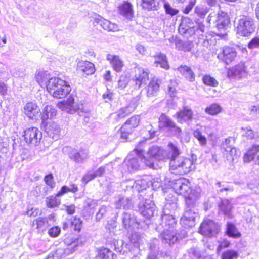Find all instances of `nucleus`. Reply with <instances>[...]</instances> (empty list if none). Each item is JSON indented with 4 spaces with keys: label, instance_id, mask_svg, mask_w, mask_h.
Returning a JSON list of instances; mask_svg holds the SVG:
<instances>
[{
    "label": "nucleus",
    "instance_id": "de8ad7c7",
    "mask_svg": "<svg viewBox=\"0 0 259 259\" xmlns=\"http://www.w3.org/2000/svg\"><path fill=\"white\" fill-rule=\"evenodd\" d=\"M46 204L48 207L54 208L60 204V200L56 198V196H50L46 198Z\"/></svg>",
    "mask_w": 259,
    "mask_h": 259
},
{
    "label": "nucleus",
    "instance_id": "c03bdc74",
    "mask_svg": "<svg viewBox=\"0 0 259 259\" xmlns=\"http://www.w3.org/2000/svg\"><path fill=\"white\" fill-rule=\"evenodd\" d=\"M226 232L229 237L234 238H239L241 236L240 232L238 231L235 226L231 223L227 224Z\"/></svg>",
    "mask_w": 259,
    "mask_h": 259
},
{
    "label": "nucleus",
    "instance_id": "423d86ee",
    "mask_svg": "<svg viewBox=\"0 0 259 259\" xmlns=\"http://www.w3.org/2000/svg\"><path fill=\"white\" fill-rule=\"evenodd\" d=\"M236 32L242 36H247L254 30L253 21L252 18L242 16L236 23Z\"/></svg>",
    "mask_w": 259,
    "mask_h": 259
},
{
    "label": "nucleus",
    "instance_id": "58836bf2",
    "mask_svg": "<svg viewBox=\"0 0 259 259\" xmlns=\"http://www.w3.org/2000/svg\"><path fill=\"white\" fill-rule=\"evenodd\" d=\"M56 115V111L52 106H46L43 110L42 114V122H45V120L54 117Z\"/></svg>",
    "mask_w": 259,
    "mask_h": 259
},
{
    "label": "nucleus",
    "instance_id": "052dcab7",
    "mask_svg": "<svg viewBox=\"0 0 259 259\" xmlns=\"http://www.w3.org/2000/svg\"><path fill=\"white\" fill-rule=\"evenodd\" d=\"M164 8L166 13L171 16L176 15L179 12V10L178 9L172 7L168 3H164Z\"/></svg>",
    "mask_w": 259,
    "mask_h": 259
},
{
    "label": "nucleus",
    "instance_id": "e2e57ef3",
    "mask_svg": "<svg viewBox=\"0 0 259 259\" xmlns=\"http://www.w3.org/2000/svg\"><path fill=\"white\" fill-rule=\"evenodd\" d=\"M231 138H229L225 139V140L222 142L221 144V148L224 150V152H226L233 147L231 145Z\"/></svg>",
    "mask_w": 259,
    "mask_h": 259
},
{
    "label": "nucleus",
    "instance_id": "c85d7f7f",
    "mask_svg": "<svg viewBox=\"0 0 259 259\" xmlns=\"http://www.w3.org/2000/svg\"><path fill=\"white\" fill-rule=\"evenodd\" d=\"M123 166H126L127 171L132 172L137 170L140 168V164L137 158H133L131 154H129L123 162Z\"/></svg>",
    "mask_w": 259,
    "mask_h": 259
},
{
    "label": "nucleus",
    "instance_id": "412c9836",
    "mask_svg": "<svg viewBox=\"0 0 259 259\" xmlns=\"http://www.w3.org/2000/svg\"><path fill=\"white\" fill-rule=\"evenodd\" d=\"M75 252V249L57 248L55 251L49 254L45 259H61Z\"/></svg>",
    "mask_w": 259,
    "mask_h": 259
},
{
    "label": "nucleus",
    "instance_id": "aec40b11",
    "mask_svg": "<svg viewBox=\"0 0 259 259\" xmlns=\"http://www.w3.org/2000/svg\"><path fill=\"white\" fill-rule=\"evenodd\" d=\"M160 238L163 243L169 245L174 244L178 239L174 229H164L163 233L160 234Z\"/></svg>",
    "mask_w": 259,
    "mask_h": 259
},
{
    "label": "nucleus",
    "instance_id": "680f3d73",
    "mask_svg": "<svg viewBox=\"0 0 259 259\" xmlns=\"http://www.w3.org/2000/svg\"><path fill=\"white\" fill-rule=\"evenodd\" d=\"M96 206V202L92 199L87 198L84 201V207L87 209H92Z\"/></svg>",
    "mask_w": 259,
    "mask_h": 259
},
{
    "label": "nucleus",
    "instance_id": "6ab92c4d",
    "mask_svg": "<svg viewBox=\"0 0 259 259\" xmlns=\"http://www.w3.org/2000/svg\"><path fill=\"white\" fill-rule=\"evenodd\" d=\"M159 127L163 128L165 127L172 128L174 132H181V129L176 126L175 123L165 114H162L159 118Z\"/></svg>",
    "mask_w": 259,
    "mask_h": 259
},
{
    "label": "nucleus",
    "instance_id": "9b49d317",
    "mask_svg": "<svg viewBox=\"0 0 259 259\" xmlns=\"http://www.w3.org/2000/svg\"><path fill=\"white\" fill-rule=\"evenodd\" d=\"M64 151H69V158L76 163H82L88 158V151L86 149H81L77 151L74 149H71L70 147H66L63 148Z\"/></svg>",
    "mask_w": 259,
    "mask_h": 259
},
{
    "label": "nucleus",
    "instance_id": "79ce46f5",
    "mask_svg": "<svg viewBox=\"0 0 259 259\" xmlns=\"http://www.w3.org/2000/svg\"><path fill=\"white\" fill-rule=\"evenodd\" d=\"M115 207L117 209L120 208L122 206L124 209L128 208L131 205V200L128 198L123 196H119L115 202Z\"/></svg>",
    "mask_w": 259,
    "mask_h": 259
},
{
    "label": "nucleus",
    "instance_id": "bf43d9fd",
    "mask_svg": "<svg viewBox=\"0 0 259 259\" xmlns=\"http://www.w3.org/2000/svg\"><path fill=\"white\" fill-rule=\"evenodd\" d=\"M149 184L154 190H156L162 186L161 180L159 177L151 178Z\"/></svg>",
    "mask_w": 259,
    "mask_h": 259
},
{
    "label": "nucleus",
    "instance_id": "a19ab883",
    "mask_svg": "<svg viewBox=\"0 0 259 259\" xmlns=\"http://www.w3.org/2000/svg\"><path fill=\"white\" fill-rule=\"evenodd\" d=\"M219 208L225 215L229 217H231L232 205L228 200L224 199L222 200L221 203L219 205Z\"/></svg>",
    "mask_w": 259,
    "mask_h": 259
},
{
    "label": "nucleus",
    "instance_id": "f03ea898",
    "mask_svg": "<svg viewBox=\"0 0 259 259\" xmlns=\"http://www.w3.org/2000/svg\"><path fill=\"white\" fill-rule=\"evenodd\" d=\"M47 90L54 98L60 99L66 96L71 91V87L65 80L53 77L48 80Z\"/></svg>",
    "mask_w": 259,
    "mask_h": 259
},
{
    "label": "nucleus",
    "instance_id": "9d476101",
    "mask_svg": "<svg viewBox=\"0 0 259 259\" xmlns=\"http://www.w3.org/2000/svg\"><path fill=\"white\" fill-rule=\"evenodd\" d=\"M191 184L188 179L180 178L176 180L172 184V188L178 194L187 197L190 190Z\"/></svg>",
    "mask_w": 259,
    "mask_h": 259
},
{
    "label": "nucleus",
    "instance_id": "393cba45",
    "mask_svg": "<svg viewBox=\"0 0 259 259\" xmlns=\"http://www.w3.org/2000/svg\"><path fill=\"white\" fill-rule=\"evenodd\" d=\"M25 114L30 119L39 115L40 109L38 106L34 103H27L24 108Z\"/></svg>",
    "mask_w": 259,
    "mask_h": 259
},
{
    "label": "nucleus",
    "instance_id": "3c124183",
    "mask_svg": "<svg viewBox=\"0 0 259 259\" xmlns=\"http://www.w3.org/2000/svg\"><path fill=\"white\" fill-rule=\"evenodd\" d=\"M193 136L199 141L201 146H205L206 145L207 139L206 137L202 134L200 131L198 130L194 131Z\"/></svg>",
    "mask_w": 259,
    "mask_h": 259
},
{
    "label": "nucleus",
    "instance_id": "4be33fe9",
    "mask_svg": "<svg viewBox=\"0 0 259 259\" xmlns=\"http://www.w3.org/2000/svg\"><path fill=\"white\" fill-rule=\"evenodd\" d=\"M77 70L87 75L93 74L95 71L94 64L87 61H81L78 62Z\"/></svg>",
    "mask_w": 259,
    "mask_h": 259
},
{
    "label": "nucleus",
    "instance_id": "39448f33",
    "mask_svg": "<svg viewBox=\"0 0 259 259\" xmlns=\"http://www.w3.org/2000/svg\"><path fill=\"white\" fill-rule=\"evenodd\" d=\"M169 167L171 172L180 175L187 174L195 168L192 160L183 157L171 160Z\"/></svg>",
    "mask_w": 259,
    "mask_h": 259
},
{
    "label": "nucleus",
    "instance_id": "49530a36",
    "mask_svg": "<svg viewBox=\"0 0 259 259\" xmlns=\"http://www.w3.org/2000/svg\"><path fill=\"white\" fill-rule=\"evenodd\" d=\"M159 84L157 79L152 80L148 86L147 89V95L149 97L154 96L159 90Z\"/></svg>",
    "mask_w": 259,
    "mask_h": 259
},
{
    "label": "nucleus",
    "instance_id": "69168bd1",
    "mask_svg": "<svg viewBox=\"0 0 259 259\" xmlns=\"http://www.w3.org/2000/svg\"><path fill=\"white\" fill-rule=\"evenodd\" d=\"M241 129L242 130L245 131L244 135L248 139H252L255 137V133L250 127H242Z\"/></svg>",
    "mask_w": 259,
    "mask_h": 259
},
{
    "label": "nucleus",
    "instance_id": "cd10ccee",
    "mask_svg": "<svg viewBox=\"0 0 259 259\" xmlns=\"http://www.w3.org/2000/svg\"><path fill=\"white\" fill-rule=\"evenodd\" d=\"M120 14L127 19H131L134 15V11L132 4L128 2H124L118 7Z\"/></svg>",
    "mask_w": 259,
    "mask_h": 259
},
{
    "label": "nucleus",
    "instance_id": "c9c22d12",
    "mask_svg": "<svg viewBox=\"0 0 259 259\" xmlns=\"http://www.w3.org/2000/svg\"><path fill=\"white\" fill-rule=\"evenodd\" d=\"M143 9L150 11L156 10L159 7V3L156 0H138Z\"/></svg>",
    "mask_w": 259,
    "mask_h": 259
},
{
    "label": "nucleus",
    "instance_id": "5fc2aeb1",
    "mask_svg": "<svg viewBox=\"0 0 259 259\" xmlns=\"http://www.w3.org/2000/svg\"><path fill=\"white\" fill-rule=\"evenodd\" d=\"M238 253L234 250H229L224 252L222 254V259H237Z\"/></svg>",
    "mask_w": 259,
    "mask_h": 259
},
{
    "label": "nucleus",
    "instance_id": "2eb2a0df",
    "mask_svg": "<svg viewBox=\"0 0 259 259\" xmlns=\"http://www.w3.org/2000/svg\"><path fill=\"white\" fill-rule=\"evenodd\" d=\"M246 68L244 63H240L228 69L227 75L229 77L240 78L246 75Z\"/></svg>",
    "mask_w": 259,
    "mask_h": 259
},
{
    "label": "nucleus",
    "instance_id": "774afa93",
    "mask_svg": "<svg viewBox=\"0 0 259 259\" xmlns=\"http://www.w3.org/2000/svg\"><path fill=\"white\" fill-rule=\"evenodd\" d=\"M248 46L250 49L259 47V38L255 37L253 38L248 44Z\"/></svg>",
    "mask_w": 259,
    "mask_h": 259
},
{
    "label": "nucleus",
    "instance_id": "8fccbe9b",
    "mask_svg": "<svg viewBox=\"0 0 259 259\" xmlns=\"http://www.w3.org/2000/svg\"><path fill=\"white\" fill-rule=\"evenodd\" d=\"M208 11L209 9L205 6H197L195 9V14L200 18H204Z\"/></svg>",
    "mask_w": 259,
    "mask_h": 259
},
{
    "label": "nucleus",
    "instance_id": "a18cd8bd",
    "mask_svg": "<svg viewBox=\"0 0 259 259\" xmlns=\"http://www.w3.org/2000/svg\"><path fill=\"white\" fill-rule=\"evenodd\" d=\"M135 109L134 105H128V106L122 107L119 109L116 114L119 118H123L128 115Z\"/></svg>",
    "mask_w": 259,
    "mask_h": 259
},
{
    "label": "nucleus",
    "instance_id": "20e7f679",
    "mask_svg": "<svg viewBox=\"0 0 259 259\" xmlns=\"http://www.w3.org/2000/svg\"><path fill=\"white\" fill-rule=\"evenodd\" d=\"M166 203L165 204L163 214L161 215V223L160 225L164 229H174L176 224L175 218L171 214L177 207V200L173 197L171 200L169 201L166 198Z\"/></svg>",
    "mask_w": 259,
    "mask_h": 259
},
{
    "label": "nucleus",
    "instance_id": "09e8293b",
    "mask_svg": "<svg viewBox=\"0 0 259 259\" xmlns=\"http://www.w3.org/2000/svg\"><path fill=\"white\" fill-rule=\"evenodd\" d=\"M192 46V43L189 41L183 42L179 41L176 44V48L180 51H190Z\"/></svg>",
    "mask_w": 259,
    "mask_h": 259
},
{
    "label": "nucleus",
    "instance_id": "f8f14e48",
    "mask_svg": "<svg viewBox=\"0 0 259 259\" xmlns=\"http://www.w3.org/2000/svg\"><path fill=\"white\" fill-rule=\"evenodd\" d=\"M237 55V52L235 48L232 47H224L221 52L218 55V58L225 63L229 64L232 62Z\"/></svg>",
    "mask_w": 259,
    "mask_h": 259
},
{
    "label": "nucleus",
    "instance_id": "5701e85b",
    "mask_svg": "<svg viewBox=\"0 0 259 259\" xmlns=\"http://www.w3.org/2000/svg\"><path fill=\"white\" fill-rule=\"evenodd\" d=\"M140 121L139 115H134L128 119L122 126V131L132 133L133 130L137 127Z\"/></svg>",
    "mask_w": 259,
    "mask_h": 259
},
{
    "label": "nucleus",
    "instance_id": "4c0bfd02",
    "mask_svg": "<svg viewBox=\"0 0 259 259\" xmlns=\"http://www.w3.org/2000/svg\"><path fill=\"white\" fill-rule=\"evenodd\" d=\"M154 64L156 67L160 65V67L165 69L169 68L166 57L165 55L162 54H158L155 56Z\"/></svg>",
    "mask_w": 259,
    "mask_h": 259
},
{
    "label": "nucleus",
    "instance_id": "f257e3e1",
    "mask_svg": "<svg viewBox=\"0 0 259 259\" xmlns=\"http://www.w3.org/2000/svg\"><path fill=\"white\" fill-rule=\"evenodd\" d=\"M133 152L141 158L147 167L153 169L157 168L155 164L156 161H163L168 159L170 161L179 157L180 154L179 148L172 143H168L167 150L159 147L153 146L149 149L146 156L143 155V151L141 149H135Z\"/></svg>",
    "mask_w": 259,
    "mask_h": 259
},
{
    "label": "nucleus",
    "instance_id": "13d9d810",
    "mask_svg": "<svg viewBox=\"0 0 259 259\" xmlns=\"http://www.w3.org/2000/svg\"><path fill=\"white\" fill-rule=\"evenodd\" d=\"M71 225L74 230L79 231L82 227V221L79 218L73 217L71 219Z\"/></svg>",
    "mask_w": 259,
    "mask_h": 259
},
{
    "label": "nucleus",
    "instance_id": "4468645a",
    "mask_svg": "<svg viewBox=\"0 0 259 259\" xmlns=\"http://www.w3.org/2000/svg\"><path fill=\"white\" fill-rule=\"evenodd\" d=\"M174 117L179 123L187 122L192 119L193 112L190 108L185 107L182 110L177 112Z\"/></svg>",
    "mask_w": 259,
    "mask_h": 259
},
{
    "label": "nucleus",
    "instance_id": "f3484780",
    "mask_svg": "<svg viewBox=\"0 0 259 259\" xmlns=\"http://www.w3.org/2000/svg\"><path fill=\"white\" fill-rule=\"evenodd\" d=\"M156 210L154 204L150 200H146L144 204H140V211L141 213L147 219L152 218Z\"/></svg>",
    "mask_w": 259,
    "mask_h": 259
},
{
    "label": "nucleus",
    "instance_id": "6e6d98bb",
    "mask_svg": "<svg viewBox=\"0 0 259 259\" xmlns=\"http://www.w3.org/2000/svg\"><path fill=\"white\" fill-rule=\"evenodd\" d=\"M47 223V220L43 218H38L33 222V225H36L37 228L39 230L43 231L46 227V224Z\"/></svg>",
    "mask_w": 259,
    "mask_h": 259
},
{
    "label": "nucleus",
    "instance_id": "a878e982",
    "mask_svg": "<svg viewBox=\"0 0 259 259\" xmlns=\"http://www.w3.org/2000/svg\"><path fill=\"white\" fill-rule=\"evenodd\" d=\"M52 77L47 71L42 70H37L35 74V78L38 84L42 87H46L48 84V80Z\"/></svg>",
    "mask_w": 259,
    "mask_h": 259
},
{
    "label": "nucleus",
    "instance_id": "a211bd4d",
    "mask_svg": "<svg viewBox=\"0 0 259 259\" xmlns=\"http://www.w3.org/2000/svg\"><path fill=\"white\" fill-rule=\"evenodd\" d=\"M106 59L109 62L112 67L115 71L120 72L122 71L124 63L119 56L108 54L106 56Z\"/></svg>",
    "mask_w": 259,
    "mask_h": 259
},
{
    "label": "nucleus",
    "instance_id": "c756f323",
    "mask_svg": "<svg viewBox=\"0 0 259 259\" xmlns=\"http://www.w3.org/2000/svg\"><path fill=\"white\" fill-rule=\"evenodd\" d=\"M83 242L84 239L82 236H79L77 238L68 237L64 239V243L68 246L67 248L75 249V251L78 246L83 244Z\"/></svg>",
    "mask_w": 259,
    "mask_h": 259
},
{
    "label": "nucleus",
    "instance_id": "6e6552de",
    "mask_svg": "<svg viewBox=\"0 0 259 259\" xmlns=\"http://www.w3.org/2000/svg\"><path fill=\"white\" fill-rule=\"evenodd\" d=\"M219 230V225L213 221L208 219L204 220L199 228V232L209 237L214 236L218 234Z\"/></svg>",
    "mask_w": 259,
    "mask_h": 259
},
{
    "label": "nucleus",
    "instance_id": "0e129e2a",
    "mask_svg": "<svg viewBox=\"0 0 259 259\" xmlns=\"http://www.w3.org/2000/svg\"><path fill=\"white\" fill-rule=\"evenodd\" d=\"M129 78L125 76H120L118 80V88L123 89L128 84Z\"/></svg>",
    "mask_w": 259,
    "mask_h": 259
},
{
    "label": "nucleus",
    "instance_id": "b1692460",
    "mask_svg": "<svg viewBox=\"0 0 259 259\" xmlns=\"http://www.w3.org/2000/svg\"><path fill=\"white\" fill-rule=\"evenodd\" d=\"M201 193V189L200 187L196 186L193 189H191L189 191L188 195L187 196L186 201L187 205H193L194 202L200 198Z\"/></svg>",
    "mask_w": 259,
    "mask_h": 259
},
{
    "label": "nucleus",
    "instance_id": "bb28decb",
    "mask_svg": "<svg viewBox=\"0 0 259 259\" xmlns=\"http://www.w3.org/2000/svg\"><path fill=\"white\" fill-rule=\"evenodd\" d=\"M151 180V177L150 176H143L142 178L137 179L135 181L133 187L138 192L145 190L147 187H149V183Z\"/></svg>",
    "mask_w": 259,
    "mask_h": 259
},
{
    "label": "nucleus",
    "instance_id": "0eeeda50",
    "mask_svg": "<svg viewBox=\"0 0 259 259\" xmlns=\"http://www.w3.org/2000/svg\"><path fill=\"white\" fill-rule=\"evenodd\" d=\"M207 21L209 23L211 21L215 23L216 27L219 30L225 29L230 23L228 14L223 11L219 12L217 15L214 13H210L208 16Z\"/></svg>",
    "mask_w": 259,
    "mask_h": 259
},
{
    "label": "nucleus",
    "instance_id": "dca6fc26",
    "mask_svg": "<svg viewBox=\"0 0 259 259\" xmlns=\"http://www.w3.org/2000/svg\"><path fill=\"white\" fill-rule=\"evenodd\" d=\"M138 73L135 75V83L138 88L145 85L149 80L148 70L137 68L136 70Z\"/></svg>",
    "mask_w": 259,
    "mask_h": 259
},
{
    "label": "nucleus",
    "instance_id": "ddd939ff",
    "mask_svg": "<svg viewBox=\"0 0 259 259\" xmlns=\"http://www.w3.org/2000/svg\"><path fill=\"white\" fill-rule=\"evenodd\" d=\"M24 136L27 143L36 145L40 141L41 133L37 128L31 127L25 131Z\"/></svg>",
    "mask_w": 259,
    "mask_h": 259
},
{
    "label": "nucleus",
    "instance_id": "e433bc0d",
    "mask_svg": "<svg viewBox=\"0 0 259 259\" xmlns=\"http://www.w3.org/2000/svg\"><path fill=\"white\" fill-rule=\"evenodd\" d=\"M177 70L187 79L191 82L194 81L195 76L190 67L186 65H182L178 68Z\"/></svg>",
    "mask_w": 259,
    "mask_h": 259
},
{
    "label": "nucleus",
    "instance_id": "2f4dec72",
    "mask_svg": "<svg viewBox=\"0 0 259 259\" xmlns=\"http://www.w3.org/2000/svg\"><path fill=\"white\" fill-rule=\"evenodd\" d=\"M98 23L104 29L108 31H117L119 30L117 25L103 18L99 19Z\"/></svg>",
    "mask_w": 259,
    "mask_h": 259
},
{
    "label": "nucleus",
    "instance_id": "7c9ffc66",
    "mask_svg": "<svg viewBox=\"0 0 259 259\" xmlns=\"http://www.w3.org/2000/svg\"><path fill=\"white\" fill-rule=\"evenodd\" d=\"M258 152H259V145H253L244 154L243 161L245 163H249L254 159Z\"/></svg>",
    "mask_w": 259,
    "mask_h": 259
},
{
    "label": "nucleus",
    "instance_id": "f704fd0d",
    "mask_svg": "<svg viewBox=\"0 0 259 259\" xmlns=\"http://www.w3.org/2000/svg\"><path fill=\"white\" fill-rule=\"evenodd\" d=\"M122 222L126 229L133 228L137 225V222L135 217L127 213H123Z\"/></svg>",
    "mask_w": 259,
    "mask_h": 259
},
{
    "label": "nucleus",
    "instance_id": "7ed1b4c3",
    "mask_svg": "<svg viewBox=\"0 0 259 259\" xmlns=\"http://www.w3.org/2000/svg\"><path fill=\"white\" fill-rule=\"evenodd\" d=\"M57 107L68 113L73 114L77 112L80 116H84L85 118H89L90 116V113L84 110L83 104L75 101L74 97L72 96H69L66 100L59 102Z\"/></svg>",
    "mask_w": 259,
    "mask_h": 259
},
{
    "label": "nucleus",
    "instance_id": "473e14b6",
    "mask_svg": "<svg viewBox=\"0 0 259 259\" xmlns=\"http://www.w3.org/2000/svg\"><path fill=\"white\" fill-rule=\"evenodd\" d=\"M46 130L48 135L53 139L56 140L59 137L60 129L58 125L55 123L47 124Z\"/></svg>",
    "mask_w": 259,
    "mask_h": 259
},
{
    "label": "nucleus",
    "instance_id": "4d7b16f0",
    "mask_svg": "<svg viewBox=\"0 0 259 259\" xmlns=\"http://www.w3.org/2000/svg\"><path fill=\"white\" fill-rule=\"evenodd\" d=\"M203 81L204 83L207 85L215 87L218 84V82L216 79L209 75L204 76L203 77Z\"/></svg>",
    "mask_w": 259,
    "mask_h": 259
},
{
    "label": "nucleus",
    "instance_id": "338daca9",
    "mask_svg": "<svg viewBox=\"0 0 259 259\" xmlns=\"http://www.w3.org/2000/svg\"><path fill=\"white\" fill-rule=\"evenodd\" d=\"M60 233V228L58 227H53L48 231L49 235L52 237H57Z\"/></svg>",
    "mask_w": 259,
    "mask_h": 259
},
{
    "label": "nucleus",
    "instance_id": "ea45409f",
    "mask_svg": "<svg viewBox=\"0 0 259 259\" xmlns=\"http://www.w3.org/2000/svg\"><path fill=\"white\" fill-rule=\"evenodd\" d=\"M222 107L218 104L213 103L208 106L205 109V112L210 115L214 116L222 112Z\"/></svg>",
    "mask_w": 259,
    "mask_h": 259
},
{
    "label": "nucleus",
    "instance_id": "864d4df0",
    "mask_svg": "<svg viewBox=\"0 0 259 259\" xmlns=\"http://www.w3.org/2000/svg\"><path fill=\"white\" fill-rule=\"evenodd\" d=\"M248 188L253 193L259 194V180L250 181L247 184Z\"/></svg>",
    "mask_w": 259,
    "mask_h": 259
},
{
    "label": "nucleus",
    "instance_id": "37998d69",
    "mask_svg": "<svg viewBox=\"0 0 259 259\" xmlns=\"http://www.w3.org/2000/svg\"><path fill=\"white\" fill-rule=\"evenodd\" d=\"M227 160L234 162L239 156L240 152L234 147H233L226 152H224Z\"/></svg>",
    "mask_w": 259,
    "mask_h": 259
},
{
    "label": "nucleus",
    "instance_id": "1a4fd4ad",
    "mask_svg": "<svg viewBox=\"0 0 259 259\" xmlns=\"http://www.w3.org/2000/svg\"><path fill=\"white\" fill-rule=\"evenodd\" d=\"M191 205H188L181 218L180 223L185 228H191L195 225V219L197 213L193 208Z\"/></svg>",
    "mask_w": 259,
    "mask_h": 259
},
{
    "label": "nucleus",
    "instance_id": "72a5a7b5",
    "mask_svg": "<svg viewBox=\"0 0 259 259\" xmlns=\"http://www.w3.org/2000/svg\"><path fill=\"white\" fill-rule=\"evenodd\" d=\"M179 31L183 30V33L194 32V26L191 20L189 18H184L179 26Z\"/></svg>",
    "mask_w": 259,
    "mask_h": 259
},
{
    "label": "nucleus",
    "instance_id": "603ef678",
    "mask_svg": "<svg viewBox=\"0 0 259 259\" xmlns=\"http://www.w3.org/2000/svg\"><path fill=\"white\" fill-rule=\"evenodd\" d=\"M100 256L102 259H116V256L111 251L106 248L100 251Z\"/></svg>",
    "mask_w": 259,
    "mask_h": 259
}]
</instances>
